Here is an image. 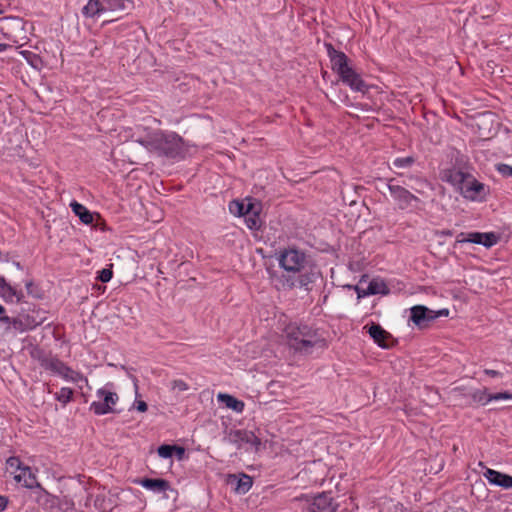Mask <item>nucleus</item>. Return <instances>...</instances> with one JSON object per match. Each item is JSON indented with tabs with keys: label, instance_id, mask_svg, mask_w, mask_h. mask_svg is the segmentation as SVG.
Instances as JSON below:
<instances>
[{
	"label": "nucleus",
	"instance_id": "obj_1",
	"mask_svg": "<svg viewBox=\"0 0 512 512\" xmlns=\"http://www.w3.org/2000/svg\"><path fill=\"white\" fill-rule=\"evenodd\" d=\"M136 142L152 153L171 159L184 158L187 151L183 138L175 132L157 130Z\"/></svg>",
	"mask_w": 512,
	"mask_h": 512
},
{
	"label": "nucleus",
	"instance_id": "obj_2",
	"mask_svg": "<svg viewBox=\"0 0 512 512\" xmlns=\"http://www.w3.org/2000/svg\"><path fill=\"white\" fill-rule=\"evenodd\" d=\"M287 345L295 352L307 355L315 347L324 348L326 341L318 330L303 323H290L284 329Z\"/></svg>",
	"mask_w": 512,
	"mask_h": 512
},
{
	"label": "nucleus",
	"instance_id": "obj_3",
	"mask_svg": "<svg viewBox=\"0 0 512 512\" xmlns=\"http://www.w3.org/2000/svg\"><path fill=\"white\" fill-rule=\"evenodd\" d=\"M442 180L453 185L467 199L474 200L480 192V182L473 175L461 170H444Z\"/></svg>",
	"mask_w": 512,
	"mask_h": 512
},
{
	"label": "nucleus",
	"instance_id": "obj_4",
	"mask_svg": "<svg viewBox=\"0 0 512 512\" xmlns=\"http://www.w3.org/2000/svg\"><path fill=\"white\" fill-rule=\"evenodd\" d=\"M320 272L317 267L313 264H308L298 271L295 275H283L282 285L285 289H293L296 287L304 288L305 290H311L310 285L316 281L319 277Z\"/></svg>",
	"mask_w": 512,
	"mask_h": 512
},
{
	"label": "nucleus",
	"instance_id": "obj_5",
	"mask_svg": "<svg viewBox=\"0 0 512 512\" xmlns=\"http://www.w3.org/2000/svg\"><path fill=\"white\" fill-rule=\"evenodd\" d=\"M112 387V383H107L103 388L97 390L96 395L102 400L92 402L89 408L95 415L100 416L115 412L113 407L118 402L119 396L111 390Z\"/></svg>",
	"mask_w": 512,
	"mask_h": 512
},
{
	"label": "nucleus",
	"instance_id": "obj_6",
	"mask_svg": "<svg viewBox=\"0 0 512 512\" xmlns=\"http://www.w3.org/2000/svg\"><path fill=\"white\" fill-rule=\"evenodd\" d=\"M279 264L286 272L295 275L309 264V260L304 252L297 249H288L280 255Z\"/></svg>",
	"mask_w": 512,
	"mask_h": 512
},
{
	"label": "nucleus",
	"instance_id": "obj_7",
	"mask_svg": "<svg viewBox=\"0 0 512 512\" xmlns=\"http://www.w3.org/2000/svg\"><path fill=\"white\" fill-rule=\"evenodd\" d=\"M34 357L38 360L41 367L60 375L64 379L67 378L69 372H72V368L67 366L58 357L53 356L51 354H46L42 351H39L37 353V356H34Z\"/></svg>",
	"mask_w": 512,
	"mask_h": 512
},
{
	"label": "nucleus",
	"instance_id": "obj_8",
	"mask_svg": "<svg viewBox=\"0 0 512 512\" xmlns=\"http://www.w3.org/2000/svg\"><path fill=\"white\" fill-rule=\"evenodd\" d=\"M395 181L394 178L388 179L387 187L394 200L397 202L399 209L405 210L411 205L412 201H419L418 197L401 185L396 184Z\"/></svg>",
	"mask_w": 512,
	"mask_h": 512
},
{
	"label": "nucleus",
	"instance_id": "obj_9",
	"mask_svg": "<svg viewBox=\"0 0 512 512\" xmlns=\"http://www.w3.org/2000/svg\"><path fill=\"white\" fill-rule=\"evenodd\" d=\"M338 76L340 80L353 91L361 92L363 94L368 92L369 86L350 64L340 71Z\"/></svg>",
	"mask_w": 512,
	"mask_h": 512
},
{
	"label": "nucleus",
	"instance_id": "obj_10",
	"mask_svg": "<svg viewBox=\"0 0 512 512\" xmlns=\"http://www.w3.org/2000/svg\"><path fill=\"white\" fill-rule=\"evenodd\" d=\"M339 504L331 496V493L323 492L314 497L307 506L306 512H336Z\"/></svg>",
	"mask_w": 512,
	"mask_h": 512
},
{
	"label": "nucleus",
	"instance_id": "obj_11",
	"mask_svg": "<svg viewBox=\"0 0 512 512\" xmlns=\"http://www.w3.org/2000/svg\"><path fill=\"white\" fill-rule=\"evenodd\" d=\"M369 336L381 348H390L393 346V337L381 325L372 322L364 326Z\"/></svg>",
	"mask_w": 512,
	"mask_h": 512
},
{
	"label": "nucleus",
	"instance_id": "obj_12",
	"mask_svg": "<svg viewBox=\"0 0 512 512\" xmlns=\"http://www.w3.org/2000/svg\"><path fill=\"white\" fill-rule=\"evenodd\" d=\"M410 320L419 328H426L437 318L435 311L423 305H416L410 309Z\"/></svg>",
	"mask_w": 512,
	"mask_h": 512
},
{
	"label": "nucleus",
	"instance_id": "obj_13",
	"mask_svg": "<svg viewBox=\"0 0 512 512\" xmlns=\"http://www.w3.org/2000/svg\"><path fill=\"white\" fill-rule=\"evenodd\" d=\"M349 288H353L355 292L357 293V298L361 299L369 295H388L390 293V289L386 285V283L383 280L379 279H372L367 288L364 289L360 287L359 285L355 286H348Z\"/></svg>",
	"mask_w": 512,
	"mask_h": 512
},
{
	"label": "nucleus",
	"instance_id": "obj_14",
	"mask_svg": "<svg viewBox=\"0 0 512 512\" xmlns=\"http://www.w3.org/2000/svg\"><path fill=\"white\" fill-rule=\"evenodd\" d=\"M227 440L229 443L241 446L242 443H248L258 448L261 445V440L252 432L247 430H231L228 434Z\"/></svg>",
	"mask_w": 512,
	"mask_h": 512
},
{
	"label": "nucleus",
	"instance_id": "obj_15",
	"mask_svg": "<svg viewBox=\"0 0 512 512\" xmlns=\"http://www.w3.org/2000/svg\"><path fill=\"white\" fill-rule=\"evenodd\" d=\"M324 46L331 62V69L339 74L340 71L350 64L349 58L344 52L336 50L331 43L326 42Z\"/></svg>",
	"mask_w": 512,
	"mask_h": 512
},
{
	"label": "nucleus",
	"instance_id": "obj_16",
	"mask_svg": "<svg viewBox=\"0 0 512 512\" xmlns=\"http://www.w3.org/2000/svg\"><path fill=\"white\" fill-rule=\"evenodd\" d=\"M32 494L36 503L44 510H53L58 507V497L46 491L41 484H37V487Z\"/></svg>",
	"mask_w": 512,
	"mask_h": 512
},
{
	"label": "nucleus",
	"instance_id": "obj_17",
	"mask_svg": "<svg viewBox=\"0 0 512 512\" xmlns=\"http://www.w3.org/2000/svg\"><path fill=\"white\" fill-rule=\"evenodd\" d=\"M482 468H484L483 465H482ZM483 476L492 485H496V486H499L504 489L512 488V476H510L508 474L485 467Z\"/></svg>",
	"mask_w": 512,
	"mask_h": 512
},
{
	"label": "nucleus",
	"instance_id": "obj_18",
	"mask_svg": "<svg viewBox=\"0 0 512 512\" xmlns=\"http://www.w3.org/2000/svg\"><path fill=\"white\" fill-rule=\"evenodd\" d=\"M134 483L154 493H165L171 488L170 482L162 478H140L134 480Z\"/></svg>",
	"mask_w": 512,
	"mask_h": 512
},
{
	"label": "nucleus",
	"instance_id": "obj_19",
	"mask_svg": "<svg viewBox=\"0 0 512 512\" xmlns=\"http://www.w3.org/2000/svg\"><path fill=\"white\" fill-rule=\"evenodd\" d=\"M0 295L6 302H13L15 298L17 303H26L24 294L7 283L3 276H0Z\"/></svg>",
	"mask_w": 512,
	"mask_h": 512
},
{
	"label": "nucleus",
	"instance_id": "obj_20",
	"mask_svg": "<svg viewBox=\"0 0 512 512\" xmlns=\"http://www.w3.org/2000/svg\"><path fill=\"white\" fill-rule=\"evenodd\" d=\"M228 483L234 486V490L236 493L245 494L251 489L253 485V478L244 473L238 476L229 475Z\"/></svg>",
	"mask_w": 512,
	"mask_h": 512
},
{
	"label": "nucleus",
	"instance_id": "obj_21",
	"mask_svg": "<svg viewBox=\"0 0 512 512\" xmlns=\"http://www.w3.org/2000/svg\"><path fill=\"white\" fill-rule=\"evenodd\" d=\"M14 480L18 483H22V485L29 489H35L37 484V478L35 474L31 471L29 466L23 465L19 471L14 475Z\"/></svg>",
	"mask_w": 512,
	"mask_h": 512
},
{
	"label": "nucleus",
	"instance_id": "obj_22",
	"mask_svg": "<svg viewBox=\"0 0 512 512\" xmlns=\"http://www.w3.org/2000/svg\"><path fill=\"white\" fill-rule=\"evenodd\" d=\"M105 11L106 7L101 0H89L88 3L82 8V14L87 18H94Z\"/></svg>",
	"mask_w": 512,
	"mask_h": 512
},
{
	"label": "nucleus",
	"instance_id": "obj_23",
	"mask_svg": "<svg viewBox=\"0 0 512 512\" xmlns=\"http://www.w3.org/2000/svg\"><path fill=\"white\" fill-rule=\"evenodd\" d=\"M72 211L79 217L82 223L91 224L93 222V214L82 204L77 201L70 203Z\"/></svg>",
	"mask_w": 512,
	"mask_h": 512
},
{
	"label": "nucleus",
	"instance_id": "obj_24",
	"mask_svg": "<svg viewBox=\"0 0 512 512\" xmlns=\"http://www.w3.org/2000/svg\"><path fill=\"white\" fill-rule=\"evenodd\" d=\"M218 399L223 402L227 408L232 409L235 412L241 413L244 410L245 404L243 401L238 400L232 395L222 394L218 395Z\"/></svg>",
	"mask_w": 512,
	"mask_h": 512
},
{
	"label": "nucleus",
	"instance_id": "obj_25",
	"mask_svg": "<svg viewBox=\"0 0 512 512\" xmlns=\"http://www.w3.org/2000/svg\"><path fill=\"white\" fill-rule=\"evenodd\" d=\"M19 54L35 70L40 71L43 68V66H44L43 60H42V58L38 54H36V53H34V52L30 51V50H21L19 52Z\"/></svg>",
	"mask_w": 512,
	"mask_h": 512
},
{
	"label": "nucleus",
	"instance_id": "obj_26",
	"mask_svg": "<svg viewBox=\"0 0 512 512\" xmlns=\"http://www.w3.org/2000/svg\"><path fill=\"white\" fill-rule=\"evenodd\" d=\"M106 10L116 11V10H126L130 9L133 6V2L131 0H102Z\"/></svg>",
	"mask_w": 512,
	"mask_h": 512
},
{
	"label": "nucleus",
	"instance_id": "obj_27",
	"mask_svg": "<svg viewBox=\"0 0 512 512\" xmlns=\"http://www.w3.org/2000/svg\"><path fill=\"white\" fill-rule=\"evenodd\" d=\"M174 452H177L179 458H181L185 451L182 447L168 444L161 445L158 448V455L162 458H170Z\"/></svg>",
	"mask_w": 512,
	"mask_h": 512
},
{
	"label": "nucleus",
	"instance_id": "obj_28",
	"mask_svg": "<svg viewBox=\"0 0 512 512\" xmlns=\"http://www.w3.org/2000/svg\"><path fill=\"white\" fill-rule=\"evenodd\" d=\"M512 399V392H500L491 394L487 392V389H482V405L487 404L488 402H491L492 400H507Z\"/></svg>",
	"mask_w": 512,
	"mask_h": 512
},
{
	"label": "nucleus",
	"instance_id": "obj_29",
	"mask_svg": "<svg viewBox=\"0 0 512 512\" xmlns=\"http://www.w3.org/2000/svg\"><path fill=\"white\" fill-rule=\"evenodd\" d=\"M502 237L501 233L497 232H482V246L490 248L496 245Z\"/></svg>",
	"mask_w": 512,
	"mask_h": 512
},
{
	"label": "nucleus",
	"instance_id": "obj_30",
	"mask_svg": "<svg viewBox=\"0 0 512 512\" xmlns=\"http://www.w3.org/2000/svg\"><path fill=\"white\" fill-rule=\"evenodd\" d=\"M245 217V222H246V225L247 227L250 229V230H259L262 226V221L259 217V214L254 212V213H251V211L246 215L244 216Z\"/></svg>",
	"mask_w": 512,
	"mask_h": 512
},
{
	"label": "nucleus",
	"instance_id": "obj_31",
	"mask_svg": "<svg viewBox=\"0 0 512 512\" xmlns=\"http://www.w3.org/2000/svg\"><path fill=\"white\" fill-rule=\"evenodd\" d=\"M27 294L35 299H43L44 291L35 284L33 280H29L25 283Z\"/></svg>",
	"mask_w": 512,
	"mask_h": 512
},
{
	"label": "nucleus",
	"instance_id": "obj_32",
	"mask_svg": "<svg viewBox=\"0 0 512 512\" xmlns=\"http://www.w3.org/2000/svg\"><path fill=\"white\" fill-rule=\"evenodd\" d=\"M457 243H474L480 244V232L464 233L457 235Z\"/></svg>",
	"mask_w": 512,
	"mask_h": 512
},
{
	"label": "nucleus",
	"instance_id": "obj_33",
	"mask_svg": "<svg viewBox=\"0 0 512 512\" xmlns=\"http://www.w3.org/2000/svg\"><path fill=\"white\" fill-rule=\"evenodd\" d=\"M74 391L69 387H62L59 392L55 393V399L64 406L73 398Z\"/></svg>",
	"mask_w": 512,
	"mask_h": 512
},
{
	"label": "nucleus",
	"instance_id": "obj_34",
	"mask_svg": "<svg viewBox=\"0 0 512 512\" xmlns=\"http://www.w3.org/2000/svg\"><path fill=\"white\" fill-rule=\"evenodd\" d=\"M45 321V317L41 315L32 316L29 314L25 315L24 329L32 330L37 326L41 325Z\"/></svg>",
	"mask_w": 512,
	"mask_h": 512
},
{
	"label": "nucleus",
	"instance_id": "obj_35",
	"mask_svg": "<svg viewBox=\"0 0 512 512\" xmlns=\"http://www.w3.org/2000/svg\"><path fill=\"white\" fill-rule=\"evenodd\" d=\"M415 161L416 159L413 156L399 157L393 161V165L399 169L409 168L415 163Z\"/></svg>",
	"mask_w": 512,
	"mask_h": 512
},
{
	"label": "nucleus",
	"instance_id": "obj_36",
	"mask_svg": "<svg viewBox=\"0 0 512 512\" xmlns=\"http://www.w3.org/2000/svg\"><path fill=\"white\" fill-rule=\"evenodd\" d=\"M7 470L15 475L19 469L23 466L21 460L18 457L12 456L9 457L6 461Z\"/></svg>",
	"mask_w": 512,
	"mask_h": 512
},
{
	"label": "nucleus",
	"instance_id": "obj_37",
	"mask_svg": "<svg viewBox=\"0 0 512 512\" xmlns=\"http://www.w3.org/2000/svg\"><path fill=\"white\" fill-rule=\"evenodd\" d=\"M171 389L178 392H184L189 389V385L181 379H175L171 382Z\"/></svg>",
	"mask_w": 512,
	"mask_h": 512
},
{
	"label": "nucleus",
	"instance_id": "obj_38",
	"mask_svg": "<svg viewBox=\"0 0 512 512\" xmlns=\"http://www.w3.org/2000/svg\"><path fill=\"white\" fill-rule=\"evenodd\" d=\"M495 168L503 177H512V166L505 163H498L495 165Z\"/></svg>",
	"mask_w": 512,
	"mask_h": 512
},
{
	"label": "nucleus",
	"instance_id": "obj_39",
	"mask_svg": "<svg viewBox=\"0 0 512 512\" xmlns=\"http://www.w3.org/2000/svg\"><path fill=\"white\" fill-rule=\"evenodd\" d=\"M113 276V272L110 268H104L98 272L97 279L103 283L109 282Z\"/></svg>",
	"mask_w": 512,
	"mask_h": 512
},
{
	"label": "nucleus",
	"instance_id": "obj_40",
	"mask_svg": "<svg viewBox=\"0 0 512 512\" xmlns=\"http://www.w3.org/2000/svg\"><path fill=\"white\" fill-rule=\"evenodd\" d=\"M65 380H69V381H72V382H75V383H77L79 381L87 382V378L84 377L82 373L74 371L73 369H72V372L68 373V376H67V378Z\"/></svg>",
	"mask_w": 512,
	"mask_h": 512
},
{
	"label": "nucleus",
	"instance_id": "obj_41",
	"mask_svg": "<svg viewBox=\"0 0 512 512\" xmlns=\"http://www.w3.org/2000/svg\"><path fill=\"white\" fill-rule=\"evenodd\" d=\"M234 204L237 207V212L239 215L246 216L252 209V205H244L243 203L235 201Z\"/></svg>",
	"mask_w": 512,
	"mask_h": 512
},
{
	"label": "nucleus",
	"instance_id": "obj_42",
	"mask_svg": "<svg viewBox=\"0 0 512 512\" xmlns=\"http://www.w3.org/2000/svg\"><path fill=\"white\" fill-rule=\"evenodd\" d=\"M24 323H25V315H21L19 317L12 318L11 325H13L17 329L25 330Z\"/></svg>",
	"mask_w": 512,
	"mask_h": 512
},
{
	"label": "nucleus",
	"instance_id": "obj_43",
	"mask_svg": "<svg viewBox=\"0 0 512 512\" xmlns=\"http://www.w3.org/2000/svg\"><path fill=\"white\" fill-rule=\"evenodd\" d=\"M484 374L491 376V377H502V374L499 371L492 370V369H485Z\"/></svg>",
	"mask_w": 512,
	"mask_h": 512
},
{
	"label": "nucleus",
	"instance_id": "obj_44",
	"mask_svg": "<svg viewBox=\"0 0 512 512\" xmlns=\"http://www.w3.org/2000/svg\"><path fill=\"white\" fill-rule=\"evenodd\" d=\"M8 505V498L0 495V512L4 511Z\"/></svg>",
	"mask_w": 512,
	"mask_h": 512
},
{
	"label": "nucleus",
	"instance_id": "obj_45",
	"mask_svg": "<svg viewBox=\"0 0 512 512\" xmlns=\"http://www.w3.org/2000/svg\"><path fill=\"white\" fill-rule=\"evenodd\" d=\"M136 408L139 412H145L148 409V405L144 401H138Z\"/></svg>",
	"mask_w": 512,
	"mask_h": 512
},
{
	"label": "nucleus",
	"instance_id": "obj_46",
	"mask_svg": "<svg viewBox=\"0 0 512 512\" xmlns=\"http://www.w3.org/2000/svg\"><path fill=\"white\" fill-rule=\"evenodd\" d=\"M0 322L5 324H11L12 318L6 315H0Z\"/></svg>",
	"mask_w": 512,
	"mask_h": 512
},
{
	"label": "nucleus",
	"instance_id": "obj_47",
	"mask_svg": "<svg viewBox=\"0 0 512 512\" xmlns=\"http://www.w3.org/2000/svg\"><path fill=\"white\" fill-rule=\"evenodd\" d=\"M449 310L448 309H441L439 311H435V315H437V318L440 316H448Z\"/></svg>",
	"mask_w": 512,
	"mask_h": 512
},
{
	"label": "nucleus",
	"instance_id": "obj_48",
	"mask_svg": "<svg viewBox=\"0 0 512 512\" xmlns=\"http://www.w3.org/2000/svg\"><path fill=\"white\" fill-rule=\"evenodd\" d=\"M493 113L490 111L482 112V118L485 120H492Z\"/></svg>",
	"mask_w": 512,
	"mask_h": 512
},
{
	"label": "nucleus",
	"instance_id": "obj_49",
	"mask_svg": "<svg viewBox=\"0 0 512 512\" xmlns=\"http://www.w3.org/2000/svg\"><path fill=\"white\" fill-rule=\"evenodd\" d=\"M4 312H5V308L2 305H0V315H2Z\"/></svg>",
	"mask_w": 512,
	"mask_h": 512
},
{
	"label": "nucleus",
	"instance_id": "obj_50",
	"mask_svg": "<svg viewBox=\"0 0 512 512\" xmlns=\"http://www.w3.org/2000/svg\"><path fill=\"white\" fill-rule=\"evenodd\" d=\"M6 45L5 44H0V51H3L5 49Z\"/></svg>",
	"mask_w": 512,
	"mask_h": 512
},
{
	"label": "nucleus",
	"instance_id": "obj_51",
	"mask_svg": "<svg viewBox=\"0 0 512 512\" xmlns=\"http://www.w3.org/2000/svg\"><path fill=\"white\" fill-rule=\"evenodd\" d=\"M15 265L18 269H22L21 264L19 262H15Z\"/></svg>",
	"mask_w": 512,
	"mask_h": 512
},
{
	"label": "nucleus",
	"instance_id": "obj_52",
	"mask_svg": "<svg viewBox=\"0 0 512 512\" xmlns=\"http://www.w3.org/2000/svg\"><path fill=\"white\" fill-rule=\"evenodd\" d=\"M366 277H367V275H362V277L360 279V283H362L365 280Z\"/></svg>",
	"mask_w": 512,
	"mask_h": 512
},
{
	"label": "nucleus",
	"instance_id": "obj_53",
	"mask_svg": "<svg viewBox=\"0 0 512 512\" xmlns=\"http://www.w3.org/2000/svg\"><path fill=\"white\" fill-rule=\"evenodd\" d=\"M444 234H446V235H451V232H450V231H447V232H444Z\"/></svg>",
	"mask_w": 512,
	"mask_h": 512
}]
</instances>
